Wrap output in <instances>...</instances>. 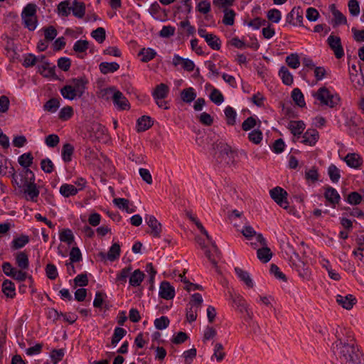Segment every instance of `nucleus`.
Instances as JSON below:
<instances>
[{"label": "nucleus", "instance_id": "f257e3e1", "mask_svg": "<svg viewBox=\"0 0 364 364\" xmlns=\"http://www.w3.org/2000/svg\"><path fill=\"white\" fill-rule=\"evenodd\" d=\"M337 341L333 345V352L340 364H363L361 353L355 346L353 338L348 340L339 337L336 331Z\"/></svg>", "mask_w": 364, "mask_h": 364}, {"label": "nucleus", "instance_id": "f03ea898", "mask_svg": "<svg viewBox=\"0 0 364 364\" xmlns=\"http://www.w3.org/2000/svg\"><path fill=\"white\" fill-rule=\"evenodd\" d=\"M88 80L85 76L72 78L69 85L61 88L60 93L64 98L70 100L80 98L83 95Z\"/></svg>", "mask_w": 364, "mask_h": 364}, {"label": "nucleus", "instance_id": "7ed1b4c3", "mask_svg": "<svg viewBox=\"0 0 364 364\" xmlns=\"http://www.w3.org/2000/svg\"><path fill=\"white\" fill-rule=\"evenodd\" d=\"M312 96L318 105H325L330 108L335 107L340 101L339 96L331 93L326 87H321L316 92H313Z\"/></svg>", "mask_w": 364, "mask_h": 364}, {"label": "nucleus", "instance_id": "20e7f679", "mask_svg": "<svg viewBox=\"0 0 364 364\" xmlns=\"http://www.w3.org/2000/svg\"><path fill=\"white\" fill-rule=\"evenodd\" d=\"M103 95L111 96L114 105L119 110H127L130 108V104L123 93L116 90L114 87H109L102 90Z\"/></svg>", "mask_w": 364, "mask_h": 364}, {"label": "nucleus", "instance_id": "39448f33", "mask_svg": "<svg viewBox=\"0 0 364 364\" xmlns=\"http://www.w3.org/2000/svg\"><path fill=\"white\" fill-rule=\"evenodd\" d=\"M203 301L200 294L196 293L192 295L191 300L186 308V319L188 322L191 323L196 320L197 314L202 306Z\"/></svg>", "mask_w": 364, "mask_h": 364}, {"label": "nucleus", "instance_id": "423d86ee", "mask_svg": "<svg viewBox=\"0 0 364 364\" xmlns=\"http://www.w3.org/2000/svg\"><path fill=\"white\" fill-rule=\"evenodd\" d=\"M31 175L30 181L26 184V187L23 188V192L26 195V198L32 202H36L39 196V188L35 183V176L30 169H26V176Z\"/></svg>", "mask_w": 364, "mask_h": 364}, {"label": "nucleus", "instance_id": "0eeeda50", "mask_svg": "<svg viewBox=\"0 0 364 364\" xmlns=\"http://www.w3.org/2000/svg\"><path fill=\"white\" fill-rule=\"evenodd\" d=\"M362 124L360 117L356 114L351 116L347 122L350 135L356 136L360 141H362L364 136V128Z\"/></svg>", "mask_w": 364, "mask_h": 364}, {"label": "nucleus", "instance_id": "6e6552de", "mask_svg": "<svg viewBox=\"0 0 364 364\" xmlns=\"http://www.w3.org/2000/svg\"><path fill=\"white\" fill-rule=\"evenodd\" d=\"M271 198L280 207L287 209L289 203L287 201V192L281 187H275L269 191Z\"/></svg>", "mask_w": 364, "mask_h": 364}, {"label": "nucleus", "instance_id": "1a4fd4ad", "mask_svg": "<svg viewBox=\"0 0 364 364\" xmlns=\"http://www.w3.org/2000/svg\"><path fill=\"white\" fill-rule=\"evenodd\" d=\"M198 35L205 39L208 46L215 50H219L221 48L220 39L213 33H209L204 28H199Z\"/></svg>", "mask_w": 364, "mask_h": 364}, {"label": "nucleus", "instance_id": "9d476101", "mask_svg": "<svg viewBox=\"0 0 364 364\" xmlns=\"http://www.w3.org/2000/svg\"><path fill=\"white\" fill-rule=\"evenodd\" d=\"M327 43L330 48L333 51L336 58L340 59L343 57L344 51L340 37L330 35L327 39Z\"/></svg>", "mask_w": 364, "mask_h": 364}, {"label": "nucleus", "instance_id": "9b49d317", "mask_svg": "<svg viewBox=\"0 0 364 364\" xmlns=\"http://www.w3.org/2000/svg\"><path fill=\"white\" fill-rule=\"evenodd\" d=\"M241 233L247 240H251L253 237L255 236L257 242H259L261 246L266 245V240L263 235L261 233H257V232L251 225H245L241 230Z\"/></svg>", "mask_w": 364, "mask_h": 364}, {"label": "nucleus", "instance_id": "f8f14e48", "mask_svg": "<svg viewBox=\"0 0 364 364\" xmlns=\"http://www.w3.org/2000/svg\"><path fill=\"white\" fill-rule=\"evenodd\" d=\"M229 296L232 303L237 306L238 311L241 313L246 312L247 315L251 318V313L247 309V304L244 298L240 294H233L229 291Z\"/></svg>", "mask_w": 364, "mask_h": 364}, {"label": "nucleus", "instance_id": "ddd939ff", "mask_svg": "<svg viewBox=\"0 0 364 364\" xmlns=\"http://www.w3.org/2000/svg\"><path fill=\"white\" fill-rule=\"evenodd\" d=\"M303 11L300 7H294L287 16V21L294 26H303Z\"/></svg>", "mask_w": 364, "mask_h": 364}, {"label": "nucleus", "instance_id": "4468645a", "mask_svg": "<svg viewBox=\"0 0 364 364\" xmlns=\"http://www.w3.org/2000/svg\"><path fill=\"white\" fill-rule=\"evenodd\" d=\"M159 295L166 300L172 299L175 296L174 288L168 282L164 281L160 284Z\"/></svg>", "mask_w": 364, "mask_h": 364}, {"label": "nucleus", "instance_id": "2eb2a0df", "mask_svg": "<svg viewBox=\"0 0 364 364\" xmlns=\"http://www.w3.org/2000/svg\"><path fill=\"white\" fill-rule=\"evenodd\" d=\"M336 301L343 308L350 310L356 304L357 299L352 294H347L346 296L338 294L336 296Z\"/></svg>", "mask_w": 364, "mask_h": 364}, {"label": "nucleus", "instance_id": "dca6fc26", "mask_svg": "<svg viewBox=\"0 0 364 364\" xmlns=\"http://www.w3.org/2000/svg\"><path fill=\"white\" fill-rule=\"evenodd\" d=\"M287 128L294 135L293 141H296L305 129V124L303 121H290Z\"/></svg>", "mask_w": 364, "mask_h": 364}, {"label": "nucleus", "instance_id": "f3484780", "mask_svg": "<svg viewBox=\"0 0 364 364\" xmlns=\"http://www.w3.org/2000/svg\"><path fill=\"white\" fill-rule=\"evenodd\" d=\"M146 222L151 229V234L156 237H160L161 232V225L154 215H146Z\"/></svg>", "mask_w": 364, "mask_h": 364}, {"label": "nucleus", "instance_id": "a211bd4d", "mask_svg": "<svg viewBox=\"0 0 364 364\" xmlns=\"http://www.w3.org/2000/svg\"><path fill=\"white\" fill-rule=\"evenodd\" d=\"M319 137L318 132L314 129H309L302 136L301 143L308 146H314Z\"/></svg>", "mask_w": 364, "mask_h": 364}, {"label": "nucleus", "instance_id": "6ab92c4d", "mask_svg": "<svg viewBox=\"0 0 364 364\" xmlns=\"http://www.w3.org/2000/svg\"><path fill=\"white\" fill-rule=\"evenodd\" d=\"M173 65L174 66H178L179 65H182V68L188 72H191L195 68V64L194 63L188 59V58H183L178 55H174L173 58Z\"/></svg>", "mask_w": 364, "mask_h": 364}, {"label": "nucleus", "instance_id": "aec40b11", "mask_svg": "<svg viewBox=\"0 0 364 364\" xmlns=\"http://www.w3.org/2000/svg\"><path fill=\"white\" fill-rule=\"evenodd\" d=\"M324 197L333 208L336 207V205L339 203L341 200L338 192L331 186H328L326 188L324 192Z\"/></svg>", "mask_w": 364, "mask_h": 364}, {"label": "nucleus", "instance_id": "412c9836", "mask_svg": "<svg viewBox=\"0 0 364 364\" xmlns=\"http://www.w3.org/2000/svg\"><path fill=\"white\" fill-rule=\"evenodd\" d=\"M16 264L22 270H26L29 267L28 255L24 252H18L15 255Z\"/></svg>", "mask_w": 364, "mask_h": 364}, {"label": "nucleus", "instance_id": "4be33fe9", "mask_svg": "<svg viewBox=\"0 0 364 364\" xmlns=\"http://www.w3.org/2000/svg\"><path fill=\"white\" fill-rule=\"evenodd\" d=\"M345 161L348 166L354 168H359L363 162L361 157L355 153L348 154L345 157Z\"/></svg>", "mask_w": 364, "mask_h": 364}, {"label": "nucleus", "instance_id": "5701e85b", "mask_svg": "<svg viewBox=\"0 0 364 364\" xmlns=\"http://www.w3.org/2000/svg\"><path fill=\"white\" fill-rule=\"evenodd\" d=\"M153 125V121L149 116H142L137 120L136 130L138 132H144Z\"/></svg>", "mask_w": 364, "mask_h": 364}, {"label": "nucleus", "instance_id": "b1692460", "mask_svg": "<svg viewBox=\"0 0 364 364\" xmlns=\"http://www.w3.org/2000/svg\"><path fill=\"white\" fill-rule=\"evenodd\" d=\"M26 169L23 171V173H21L18 175L14 174L13 175V183L16 185L18 188H24L26 187V184L28 183L30 181L31 175H26Z\"/></svg>", "mask_w": 364, "mask_h": 364}, {"label": "nucleus", "instance_id": "393cba45", "mask_svg": "<svg viewBox=\"0 0 364 364\" xmlns=\"http://www.w3.org/2000/svg\"><path fill=\"white\" fill-rule=\"evenodd\" d=\"M257 258L263 263L268 262L272 257L271 250L267 247V245L258 248L257 251Z\"/></svg>", "mask_w": 364, "mask_h": 364}, {"label": "nucleus", "instance_id": "a878e982", "mask_svg": "<svg viewBox=\"0 0 364 364\" xmlns=\"http://www.w3.org/2000/svg\"><path fill=\"white\" fill-rule=\"evenodd\" d=\"M74 150V146L71 144L65 143L63 144L61 151V156L65 163H69L72 161Z\"/></svg>", "mask_w": 364, "mask_h": 364}, {"label": "nucleus", "instance_id": "bb28decb", "mask_svg": "<svg viewBox=\"0 0 364 364\" xmlns=\"http://www.w3.org/2000/svg\"><path fill=\"white\" fill-rule=\"evenodd\" d=\"M235 272L240 279L249 288H252L254 283L250 274L240 267H235Z\"/></svg>", "mask_w": 364, "mask_h": 364}, {"label": "nucleus", "instance_id": "cd10ccee", "mask_svg": "<svg viewBox=\"0 0 364 364\" xmlns=\"http://www.w3.org/2000/svg\"><path fill=\"white\" fill-rule=\"evenodd\" d=\"M168 87L164 83H161L156 87L152 95L154 99H165L168 96Z\"/></svg>", "mask_w": 364, "mask_h": 364}, {"label": "nucleus", "instance_id": "c85d7f7f", "mask_svg": "<svg viewBox=\"0 0 364 364\" xmlns=\"http://www.w3.org/2000/svg\"><path fill=\"white\" fill-rule=\"evenodd\" d=\"M99 68L102 74L106 75L117 71L119 68V65L115 62H102L100 64Z\"/></svg>", "mask_w": 364, "mask_h": 364}, {"label": "nucleus", "instance_id": "c756f323", "mask_svg": "<svg viewBox=\"0 0 364 364\" xmlns=\"http://www.w3.org/2000/svg\"><path fill=\"white\" fill-rule=\"evenodd\" d=\"M60 193L65 198L75 196L78 193V189L72 184L64 183L60 187Z\"/></svg>", "mask_w": 364, "mask_h": 364}, {"label": "nucleus", "instance_id": "7c9ffc66", "mask_svg": "<svg viewBox=\"0 0 364 364\" xmlns=\"http://www.w3.org/2000/svg\"><path fill=\"white\" fill-rule=\"evenodd\" d=\"M29 242V237L27 235H21V236L14 238L11 244L13 250H18L23 247Z\"/></svg>", "mask_w": 364, "mask_h": 364}, {"label": "nucleus", "instance_id": "2f4dec72", "mask_svg": "<svg viewBox=\"0 0 364 364\" xmlns=\"http://www.w3.org/2000/svg\"><path fill=\"white\" fill-rule=\"evenodd\" d=\"M144 278V274L139 269L135 270L129 277V284L133 287H138L141 284Z\"/></svg>", "mask_w": 364, "mask_h": 364}, {"label": "nucleus", "instance_id": "473e14b6", "mask_svg": "<svg viewBox=\"0 0 364 364\" xmlns=\"http://www.w3.org/2000/svg\"><path fill=\"white\" fill-rule=\"evenodd\" d=\"M2 291L7 297L14 298L16 295L14 284L6 279L2 284Z\"/></svg>", "mask_w": 364, "mask_h": 364}, {"label": "nucleus", "instance_id": "72a5a7b5", "mask_svg": "<svg viewBox=\"0 0 364 364\" xmlns=\"http://www.w3.org/2000/svg\"><path fill=\"white\" fill-rule=\"evenodd\" d=\"M291 97L296 105L300 107H305L304 97L300 89L294 88L291 92Z\"/></svg>", "mask_w": 364, "mask_h": 364}, {"label": "nucleus", "instance_id": "f704fd0d", "mask_svg": "<svg viewBox=\"0 0 364 364\" xmlns=\"http://www.w3.org/2000/svg\"><path fill=\"white\" fill-rule=\"evenodd\" d=\"M181 100L186 103H191L196 97V93L193 87L183 89L181 93Z\"/></svg>", "mask_w": 364, "mask_h": 364}, {"label": "nucleus", "instance_id": "c9c22d12", "mask_svg": "<svg viewBox=\"0 0 364 364\" xmlns=\"http://www.w3.org/2000/svg\"><path fill=\"white\" fill-rule=\"evenodd\" d=\"M73 14L79 18H82L85 14V6L82 2H78L75 1L73 2V6L71 7Z\"/></svg>", "mask_w": 364, "mask_h": 364}, {"label": "nucleus", "instance_id": "e433bc0d", "mask_svg": "<svg viewBox=\"0 0 364 364\" xmlns=\"http://www.w3.org/2000/svg\"><path fill=\"white\" fill-rule=\"evenodd\" d=\"M120 255V246L118 243H114L109 249L106 257L108 260L113 262Z\"/></svg>", "mask_w": 364, "mask_h": 364}, {"label": "nucleus", "instance_id": "4c0bfd02", "mask_svg": "<svg viewBox=\"0 0 364 364\" xmlns=\"http://www.w3.org/2000/svg\"><path fill=\"white\" fill-rule=\"evenodd\" d=\"M279 75L282 78L284 84L291 85L293 83V76L286 67L282 66L280 68Z\"/></svg>", "mask_w": 364, "mask_h": 364}, {"label": "nucleus", "instance_id": "58836bf2", "mask_svg": "<svg viewBox=\"0 0 364 364\" xmlns=\"http://www.w3.org/2000/svg\"><path fill=\"white\" fill-rule=\"evenodd\" d=\"M139 55L142 56L141 59L142 62L147 63L155 58V56L156 55V53L154 49L150 48H142L139 51Z\"/></svg>", "mask_w": 364, "mask_h": 364}, {"label": "nucleus", "instance_id": "ea45409f", "mask_svg": "<svg viewBox=\"0 0 364 364\" xmlns=\"http://www.w3.org/2000/svg\"><path fill=\"white\" fill-rule=\"evenodd\" d=\"M296 271L299 275L303 278H308L310 275V272L303 260L299 259L298 262L294 263Z\"/></svg>", "mask_w": 364, "mask_h": 364}, {"label": "nucleus", "instance_id": "a19ab883", "mask_svg": "<svg viewBox=\"0 0 364 364\" xmlns=\"http://www.w3.org/2000/svg\"><path fill=\"white\" fill-rule=\"evenodd\" d=\"M225 115L226 117V122L228 125H234L236 123L237 113L235 110L230 106H228L225 109Z\"/></svg>", "mask_w": 364, "mask_h": 364}, {"label": "nucleus", "instance_id": "79ce46f5", "mask_svg": "<svg viewBox=\"0 0 364 364\" xmlns=\"http://www.w3.org/2000/svg\"><path fill=\"white\" fill-rule=\"evenodd\" d=\"M33 160V157L31 153H26L18 157V161L21 166L29 169L28 167L32 164Z\"/></svg>", "mask_w": 364, "mask_h": 364}, {"label": "nucleus", "instance_id": "37998d69", "mask_svg": "<svg viewBox=\"0 0 364 364\" xmlns=\"http://www.w3.org/2000/svg\"><path fill=\"white\" fill-rule=\"evenodd\" d=\"M22 21L24 26L31 31H34L38 24L36 15L32 16L31 17L27 16L22 18Z\"/></svg>", "mask_w": 364, "mask_h": 364}, {"label": "nucleus", "instance_id": "c03bdc74", "mask_svg": "<svg viewBox=\"0 0 364 364\" xmlns=\"http://www.w3.org/2000/svg\"><path fill=\"white\" fill-rule=\"evenodd\" d=\"M127 331L123 328L117 327L114 331V333L112 338L111 343L115 346L119 342V341L126 335Z\"/></svg>", "mask_w": 364, "mask_h": 364}, {"label": "nucleus", "instance_id": "a18cd8bd", "mask_svg": "<svg viewBox=\"0 0 364 364\" xmlns=\"http://www.w3.org/2000/svg\"><path fill=\"white\" fill-rule=\"evenodd\" d=\"M332 7V14L334 17L335 20V24L336 25H341V24H346L347 23V19L346 16L338 10L336 9L335 6L333 4L331 5Z\"/></svg>", "mask_w": 364, "mask_h": 364}, {"label": "nucleus", "instance_id": "49530a36", "mask_svg": "<svg viewBox=\"0 0 364 364\" xmlns=\"http://www.w3.org/2000/svg\"><path fill=\"white\" fill-rule=\"evenodd\" d=\"M263 139V134L259 129H254L248 134V139L255 144H259Z\"/></svg>", "mask_w": 364, "mask_h": 364}, {"label": "nucleus", "instance_id": "de8ad7c7", "mask_svg": "<svg viewBox=\"0 0 364 364\" xmlns=\"http://www.w3.org/2000/svg\"><path fill=\"white\" fill-rule=\"evenodd\" d=\"M285 61L291 68L296 69L300 66L299 58L296 53H291L288 55Z\"/></svg>", "mask_w": 364, "mask_h": 364}, {"label": "nucleus", "instance_id": "09e8293b", "mask_svg": "<svg viewBox=\"0 0 364 364\" xmlns=\"http://www.w3.org/2000/svg\"><path fill=\"white\" fill-rule=\"evenodd\" d=\"M91 36L98 43H102L106 37V32L104 28L99 27L97 29L92 31Z\"/></svg>", "mask_w": 364, "mask_h": 364}, {"label": "nucleus", "instance_id": "8fccbe9b", "mask_svg": "<svg viewBox=\"0 0 364 364\" xmlns=\"http://www.w3.org/2000/svg\"><path fill=\"white\" fill-rule=\"evenodd\" d=\"M59 238L61 242H67L69 245L74 241L73 234L70 229H65L60 232Z\"/></svg>", "mask_w": 364, "mask_h": 364}, {"label": "nucleus", "instance_id": "3c124183", "mask_svg": "<svg viewBox=\"0 0 364 364\" xmlns=\"http://www.w3.org/2000/svg\"><path fill=\"white\" fill-rule=\"evenodd\" d=\"M212 250H205V255L208 259L214 264L216 265L215 256L218 255V249L215 242H212Z\"/></svg>", "mask_w": 364, "mask_h": 364}, {"label": "nucleus", "instance_id": "603ef678", "mask_svg": "<svg viewBox=\"0 0 364 364\" xmlns=\"http://www.w3.org/2000/svg\"><path fill=\"white\" fill-rule=\"evenodd\" d=\"M60 107V102L58 99L52 98L47 101L44 105L43 107L45 110L50 112H55Z\"/></svg>", "mask_w": 364, "mask_h": 364}, {"label": "nucleus", "instance_id": "864d4df0", "mask_svg": "<svg viewBox=\"0 0 364 364\" xmlns=\"http://www.w3.org/2000/svg\"><path fill=\"white\" fill-rule=\"evenodd\" d=\"M43 30L45 39L49 42L53 41L58 34L57 30L53 26L44 27Z\"/></svg>", "mask_w": 364, "mask_h": 364}, {"label": "nucleus", "instance_id": "5fc2aeb1", "mask_svg": "<svg viewBox=\"0 0 364 364\" xmlns=\"http://www.w3.org/2000/svg\"><path fill=\"white\" fill-rule=\"evenodd\" d=\"M328 173L333 183L338 182L341 178L340 170L333 164L329 166Z\"/></svg>", "mask_w": 364, "mask_h": 364}, {"label": "nucleus", "instance_id": "6e6d98bb", "mask_svg": "<svg viewBox=\"0 0 364 364\" xmlns=\"http://www.w3.org/2000/svg\"><path fill=\"white\" fill-rule=\"evenodd\" d=\"M363 199V196L358 192H351L348 195L346 201L350 205H358Z\"/></svg>", "mask_w": 364, "mask_h": 364}, {"label": "nucleus", "instance_id": "4d7b16f0", "mask_svg": "<svg viewBox=\"0 0 364 364\" xmlns=\"http://www.w3.org/2000/svg\"><path fill=\"white\" fill-rule=\"evenodd\" d=\"M210 100L214 102L215 105H220L224 101V97L221 92L216 88H214L210 95Z\"/></svg>", "mask_w": 364, "mask_h": 364}, {"label": "nucleus", "instance_id": "13d9d810", "mask_svg": "<svg viewBox=\"0 0 364 364\" xmlns=\"http://www.w3.org/2000/svg\"><path fill=\"white\" fill-rule=\"evenodd\" d=\"M235 13L232 9H225V14L223 19V23L227 26H232L234 24Z\"/></svg>", "mask_w": 364, "mask_h": 364}, {"label": "nucleus", "instance_id": "bf43d9fd", "mask_svg": "<svg viewBox=\"0 0 364 364\" xmlns=\"http://www.w3.org/2000/svg\"><path fill=\"white\" fill-rule=\"evenodd\" d=\"M169 319L166 316H161L156 318L154 321V326L158 330H163L166 328L169 325Z\"/></svg>", "mask_w": 364, "mask_h": 364}, {"label": "nucleus", "instance_id": "052dcab7", "mask_svg": "<svg viewBox=\"0 0 364 364\" xmlns=\"http://www.w3.org/2000/svg\"><path fill=\"white\" fill-rule=\"evenodd\" d=\"M41 169L47 173H50L54 170V164L50 159H43L41 161Z\"/></svg>", "mask_w": 364, "mask_h": 364}, {"label": "nucleus", "instance_id": "680f3d73", "mask_svg": "<svg viewBox=\"0 0 364 364\" xmlns=\"http://www.w3.org/2000/svg\"><path fill=\"white\" fill-rule=\"evenodd\" d=\"M88 44L89 42L86 40H78L75 43L73 50L76 53H84L87 50Z\"/></svg>", "mask_w": 364, "mask_h": 364}, {"label": "nucleus", "instance_id": "e2e57ef3", "mask_svg": "<svg viewBox=\"0 0 364 364\" xmlns=\"http://www.w3.org/2000/svg\"><path fill=\"white\" fill-rule=\"evenodd\" d=\"M46 274L48 279L51 280L55 279L58 276V270L53 264H48L46 267Z\"/></svg>", "mask_w": 364, "mask_h": 364}, {"label": "nucleus", "instance_id": "0e129e2a", "mask_svg": "<svg viewBox=\"0 0 364 364\" xmlns=\"http://www.w3.org/2000/svg\"><path fill=\"white\" fill-rule=\"evenodd\" d=\"M60 142V138L57 134H52L47 136L45 139L46 144L50 148H54Z\"/></svg>", "mask_w": 364, "mask_h": 364}, {"label": "nucleus", "instance_id": "69168bd1", "mask_svg": "<svg viewBox=\"0 0 364 364\" xmlns=\"http://www.w3.org/2000/svg\"><path fill=\"white\" fill-rule=\"evenodd\" d=\"M35 15H36V6L33 4H28L24 7L21 14V18L31 17Z\"/></svg>", "mask_w": 364, "mask_h": 364}, {"label": "nucleus", "instance_id": "338daca9", "mask_svg": "<svg viewBox=\"0 0 364 364\" xmlns=\"http://www.w3.org/2000/svg\"><path fill=\"white\" fill-rule=\"evenodd\" d=\"M257 126V120L253 117H247L242 124V130L247 132Z\"/></svg>", "mask_w": 364, "mask_h": 364}, {"label": "nucleus", "instance_id": "774afa93", "mask_svg": "<svg viewBox=\"0 0 364 364\" xmlns=\"http://www.w3.org/2000/svg\"><path fill=\"white\" fill-rule=\"evenodd\" d=\"M348 9L353 16H357L360 14V6L357 0H350L348 1Z\"/></svg>", "mask_w": 364, "mask_h": 364}]
</instances>
